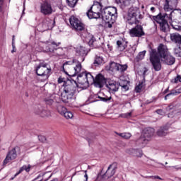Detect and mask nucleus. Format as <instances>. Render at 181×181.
<instances>
[{"mask_svg": "<svg viewBox=\"0 0 181 181\" xmlns=\"http://www.w3.org/2000/svg\"><path fill=\"white\" fill-rule=\"evenodd\" d=\"M170 40L175 43L177 48L174 49V54L181 57V35L177 33L170 34Z\"/></svg>", "mask_w": 181, "mask_h": 181, "instance_id": "nucleus-11", "label": "nucleus"}, {"mask_svg": "<svg viewBox=\"0 0 181 181\" xmlns=\"http://www.w3.org/2000/svg\"><path fill=\"white\" fill-rule=\"evenodd\" d=\"M168 91H169V88H168L167 89L165 90L164 93L166 94V93H168Z\"/></svg>", "mask_w": 181, "mask_h": 181, "instance_id": "nucleus-60", "label": "nucleus"}, {"mask_svg": "<svg viewBox=\"0 0 181 181\" xmlns=\"http://www.w3.org/2000/svg\"><path fill=\"white\" fill-rule=\"evenodd\" d=\"M151 12H153V11H155V7H151Z\"/></svg>", "mask_w": 181, "mask_h": 181, "instance_id": "nucleus-62", "label": "nucleus"}, {"mask_svg": "<svg viewBox=\"0 0 181 181\" xmlns=\"http://www.w3.org/2000/svg\"><path fill=\"white\" fill-rule=\"evenodd\" d=\"M127 45H128V42L124 41V40L117 41V49L120 52H124V49H127L128 46Z\"/></svg>", "mask_w": 181, "mask_h": 181, "instance_id": "nucleus-28", "label": "nucleus"}, {"mask_svg": "<svg viewBox=\"0 0 181 181\" xmlns=\"http://www.w3.org/2000/svg\"><path fill=\"white\" fill-rule=\"evenodd\" d=\"M161 61L164 62V63L168 66H172L173 64H175L176 59L173 57V56L168 54L166 56L161 59Z\"/></svg>", "mask_w": 181, "mask_h": 181, "instance_id": "nucleus-24", "label": "nucleus"}, {"mask_svg": "<svg viewBox=\"0 0 181 181\" xmlns=\"http://www.w3.org/2000/svg\"><path fill=\"white\" fill-rule=\"evenodd\" d=\"M74 64L75 65L74 68L75 74H78V82L79 83V84H81V86H88V83L87 82V79L86 78L85 74L84 72L81 73V69H83V66H81V62L77 60H74Z\"/></svg>", "mask_w": 181, "mask_h": 181, "instance_id": "nucleus-9", "label": "nucleus"}, {"mask_svg": "<svg viewBox=\"0 0 181 181\" xmlns=\"http://www.w3.org/2000/svg\"><path fill=\"white\" fill-rule=\"evenodd\" d=\"M93 83L95 87H98V88H103V87H104V84H105V78L104 77V76H103V74H99L95 76Z\"/></svg>", "mask_w": 181, "mask_h": 181, "instance_id": "nucleus-21", "label": "nucleus"}, {"mask_svg": "<svg viewBox=\"0 0 181 181\" xmlns=\"http://www.w3.org/2000/svg\"><path fill=\"white\" fill-rule=\"evenodd\" d=\"M84 177L86 179L85 181H88V175H87V170H85V175Z\"/></svg>", "mask_w": 181, "mask_h": 181, "instance_id": "nucleus-54", "label": "nucleus"}, {"mask_svg": "<svg viewBox=\"0 0 181 181\" xmlns=\"http://www.w3.org/2000/svg\"><path fill=\"white\" fill-rule=\"evenodd\" d=\"M119 136H121L122 138H124V139H129L131 136H132V134L131 133H116Z\"/></svg>", "mask_w": 181, "mask_h": 181, "instance_id": "nucleus-34", "label": "nucleus"}, {"mask_svg": "<svg viewBox=\"0 0 181 181\" xmlns=\"http://www.w3.org/2000/svg\"><path fill=\"white\" fill-rule=\"evenodd\" d=\"M30 168H32V166L29 164L24 165L20 168L18 173H22V172H23V170H25V172H30Z\"/></svg>", "mask_w": 181, "mask_h": 181, "instance_id": "nucleus-33", "label": "nucleus"}, {"mask_svg": "<svg viewBox=\"0 0 181 181\" xmlns=\"http://www.w3.org/2000/svg\"><path fill=\"white\" fill-rule=\"evenodd\" d=\"M180 93H181L180 91L172 90L171 92L167 94L164 98L165 100H168V98L170 97V95H177V94H180Z\"/></svg>", "mask_w": 181, "mask_h": 181, "instance_id": "nucleus-38", "label": "nucleus"}, {"mask_svg": "<svg viewBox=\"0 0 181 181\" xmlns=\"http://www.w3.org/2000/svg\"><path fill=\"white\" fill-rule=\"evenodd\" d=\"M168 22L173 29L181 32V9H174L170 13Z\"/></svg>", "mask_w": 181, "mask_h": 181, "instance_id": "nucleus-4", "label": "nucleus"}, {"mask_svg": "<svg viewBox=\"0 0 181 181\" xmlns=\"http://www.w3.org/2000/svg\"><path fill=\"white\" fill-rule=\"evenodd\" d=\"M98 98L100 99V101H103V103H110L111 100H112V97L111 96H105V97H100L98 96Z\"/></svg>", "mask_w": 181, "mask_h": 181, "instance_id": "nucleus-37", "label": "nucleus"}, {"mask_svg": "<svg viewBox=\"0 0 181 181\" xmlns=\"http://www.w3.org/2000/svg\"><path fill=\"white\" fill-rule=\"evenodd\" d=\"M153 134H155V129L153 128L144 129L140 138L136 140V144L141 146V148L145 146L146 144H148L151 141V138L153 136Z\"/></svg>", "mask_w": 181, "mask_h": 181, "instance_id": "nucleus-7", "label": "nucleus"}, {"mask_svg": "<svg viewBox=\"0 0 181 181\" xmlns=\"http://www.w3.org/2000/svg\"><path fill=\"white\" fill-rule=\"evenodd\" d=\"M3 6H4V0H0V12H2Z\"/></svg>", "mask_w": 181, "mask_h": 181, "instance_id": "nucleus-52", "label": "nucleus"}, {"mask_svg": "<svg viewBox=\"0 0 181 181\" xmlns=\"http://www.w3.org/2000/svg\"><path fill=\"white\" fill-rule=\"evenodd\" d=\"M12 47L13 49L11 50V53H15V52H16V47H15V44H13V42H12Z\"/></svg>", "mask_w": 181, "mask_h": 181, "instance_id": "nucleus-51", "label": "nucleus"}, {"mask_svg": "<svg viewBox=\"0 0 181 181\" xmlns=\"http://www.w3.org/2000/svg\"><path fill=\"white\" fill-rule=\"evenodd\" d=\"M67 54H69L68 48L57 47V49L54 50V53H52V56L59 57V59H66V57H67Z\"/></svg>", "mask_w": 181, "mask_h": 181, "instance_id": "nucleus-17", "label": "nucleus"}, {"mask_svg": "<svg viewBox=\"0 0 181 181\" xmlns=\"http://www.w3.org/2000/svg\"><path fill=\"white\" fill-rule=\"evenodd\" d=\"M127 65H121L116 62H110V71H119L120 73H123V71H125L127 69Z\"/></svg>", "mask_w": 181, "mask_h": 181, "instance_id": "nucleus-19", "label": "nucleus"}, {"mask_svg": "<svg viewBox=\"0 0 181 181\" xmlns=\"http://www.w3.org/2000/svg\"><path fill=\"white\" fill-rule=\"evenodd\" d=\"M18 153H21V148L16 146L11 151H9L6 155V158L3 161V165H7L11 160H14L18 156Z\"/></svg>", "mask_w": 181, "mask_h": 181, "instance_id": "nucleus-13", "label": "nucleus"}, {"mask_svg": "<svg viewBox=\"0 0 181 181\" xmlns=\"http://www.w3.org/2000/svg\"><path fill=\"white\" fill-rule=\"evenodd\" d=\"M87 49L85 47L81 46L76 49V56L82 57V62H84V58L87 56Z\"/></svg>", "mask_w": 181, "mask_h": 181, "instance_id": "nucleus-25", "label": "nucleus"}, {"mask_svg": "<svg viewBox=\"0 0 181 181\" xmlns=\"http://www.w3.org/2000/svg\"><path fill=\"white\" fill-rule=\"evenodd\" d=\"M37 76L43 77V80H47L50 76L52 69L47 67V64L40 62L35 69Z\"/></svg>", "mask_w": 181, "mask_h": 181, "instance_id": "nucleus-10", "label": "nucleus"}, {"mask_svg": "<svg viewBox=\"0 0 181 181\" xmlns=\"http://www.w3.org/2000/svg\"><path fill=\"white\" fill-rule=\"evenodd\" d=\"M58 83H63V80H62V79L59 78V79H58Z\"/></svg>", "mask_w": 181, "mask_h": 181, "instance_id": "nucleus-61", "label": "nucleus"}, {"mask_svg": "<svg viewBox=\"0 0 181 181\" xmlns=\"http://www.w3.org/2000/svg\"><path fill=\"white\" fill-rule=\"evenodd\" d=\"M157 114H158L159 115H165V112H163V110H156Z\"/></svg>", "mask_w": 181, "mask_h": 181, "instance_id": "nucleus-49", "label": "nucleus"}, {"mask_svg": "<svg viewBox=\"0 0 181 181\" xmlns=\"http://www.w3.org/2000/svg\"><path fill=\"white\" fill-rule=\"evenodd\" d=\"M52 175H53V174L50 171H49V172L44 173L42 175V177H43V179H45V180H48L50 179V177H52Z\"/></svg>", "mask_w": 181, "mask_h": 181, "instance_id": "nucleus-42", "label": "nucleus"}, {"mask_svg": "<svg viewBox=\"0 0 181 181\" xmlns=\"http://www.w3.org/2000/svg\"><path fill=\"white\" fill-rule=\"evenodd\" d=\"M150 62L155 71H160L162 70V64L160 59L168 55V47L163 44H160L158 47V51L152 47H150Z\"/></svg>", "mask_w": 181, "mask_h": 181, "instance_id": "nucleus-2", "label": "nucleus"}, {"mask_svg": "<svg viewBox=\"0 0 181 181\" xmlns=\"http://www.w3.org/2000/svg\"><path fill=\"white\" fill-rule=\"evenodd\" d=\"M77 82L74 80H68L66 82H64V90L61 93V98L63 103H70L74 95V93L77 90Z\"/></svg>", "mask_w": 181, "mask_h": 181, "instance_id": "nucleus-3", "label": "nucleus"}, {"mask_svg": "<svg viewBox=\"0 0 181 181\" xmlns=\"http://www.w3.org/2000/svg\"><path fill=\"white\" fill-rule=\"evenodd\" d=\"M142 90V84H139V86H136L135 90L136 93H141V90Z\"/></svg>", "mask_w": 181, "mask_h": 181, "instance_id": "nucleus-46", "label": "nucleus"}, {"mask_svg": "<svg viewBox=\"0 0 181 181\" xmlns=\"http://www.w3.org/2000/svg\"><path fill=\"white\" fill-rule=\"evenodd\" d=\"M85 77L87 79V83L89 84L90 83H94L95 78L90 73L84 72Z\"/></svg>", "mask_w": 181, "mask_h": 181, "instance_id": "nucleus-31", "label": "nucleus"}, {"mask_svg": "<svg viewBox=\"0 0 181 181\" xmlns=\"http://www.w3.org/2000/svg\"><path fill=\"white\" fill-rule=\"evenodd\" d=\"M69 23L74 29L77 30L78 32H81V33H83L87 30L86 28V25L84 23H81L78 18H77L76 16H72L69 18Z\"/></svg>", "mask_w": 181, "mask_h": 181, "instance_id": "nucleus-12", "label": "nucleus"}, {"mask_svg": "<svg viewBox=\"0 0 181 181\" xmlns=\"http://www.w3.org/2000/svg\"><path fill=\"white\" fill-rule=\"evenodd\" d=\"M168 131H169V127H161L158 129L157 135L158 136H166V135H168Z\"/></svg>", "mask_w": 181, "mask_h": 181, "instance_id": "nucleus-27", "label": "nucleus"}, {"mask_svg": "<svg viewBox=\"0 0 181 181\" xmlns=\"http://www.w3.org/2000/svg\"><path fill=\"white\" fill-rule=\"evenodd\" d=\"M12 43L15 44V35H13Z\"/></svg>", "mask_w": 181, "mask_h": 181, "instance_id": "nucleus-59", "label": "nucleus"}, {"mask_svg": "<svg viewBox=\"0 0 181 181\" xmlns=\"http://www.w3.org/2000/svg\"><path fill=\"white\" fill-rule=\"evenodd\" d=\"M57 111H58L59 114L63 115L67 111V109L64 106L58 104L57 105Z\"/></svg>", "mask_w": 181, "mask_h": 181, "instance_id": "nucleus-32", "label": "nucleus"}, {"mask_svg": "<svg viewBox=\"0 0 181 181\" xmlns=\"http://www.w3.org/2000/svg\"><path fill=\"white\" fill-rule=\"evenodd\" d=\"M146 179H148L151 180H156V179H158L159 180H162V178L158 175H151V176H146Z\"/></svg>", "mask_w": 181, "mask_h": 181, "instance_id": "nucleus-44", "label": "nucleus"}, {"mask_svg": "<svg viewBox=\"0 0 181 181\" xmlns=\"http://www.w3.org/2000/svg\"><path fill=\"white\" fill-rule=\"evenodd\" d=\"M38 139L40 142H45L46 141V136H38Z\"/></svg>", "mask_w": 181, "mask_h": 181, "instance_id": "nucleus-48", "label": "nucleus"}, {"mask_svg": "<svg viewBox=\"0 0 181 181\" xmlns=\"http://www.w3.org/2000/svg\"><path fill=\"white\" fill-rule=\"evenodd\" d=\"M166 16L168 14L166 13H159L157 16H149L150 19L155 23H158L160 25V29L162 32H169V23L168 21H166Z\"/></svg>", "mask_w": 181, "mask_h": 181, "instance_id": "nucleus-6", "label": "nucleus"}, {"mask_svg": "<svg viewBox=\"0 0 181 181\" xmlns=\"http://www.w3.org/2000/svg\"><path fill=\"white\" fill-rule=\"evenodd\" d=\"M40 117H50L51 112L49 110H47L46 109H42V111L41 113H40Z\"/></svg>", "mask_w": 181, "mask_h": 181, "instance_id": "nucleus-36", "label": "nucleus"}, {"mask_svg": "<svg viewBox=\"0 0 181 181\" xmlns=\"http://www.w3.org/2000/svg\"><path fill=\"white\" fill-rule=\"evenodd\" d=\"M104 64V57L101 54H96L95 57L93 64L95 66H100V64Z\"/></svg>", "mask_w": 181, "mask_h": 181, "instance_id": "nucleus-29", "label": "nucleus"}, {"mask_svg": "<svg viewBox=\"0 0 181 181\" xmlns=\"http://www.w3.org/2000/svg\"><path fill=\"white\" fill-rule=\"evenodd\" d=\"M43 109H44V107L42 105H37L34 107V111H35V114H37L38 115H40V114L42 112Z\"/></svg>", "mask_w": 181, "mask_h": 181, "instance_id": "nucleus-35", "label": "nucleus"}, {"mask_svg": "<svg viewBox=\"0 0 181 181\" xmlns=\"http://www.w3.org/2000/svg\"><path fill=\"white\" fill-rule=\"evenodd\" d=\"M144 16L141 14V11L138 8L132 7L129 9L127 16V22L129 25H136V26L129 30V35L131 37H142L145 36V32L144 31V27L141 23V21L138 19H143Z\"/></svg>", "mask_w": 181, "mask_h": 181, "instance_id": "nucleus-1", "label": "nucleus"}, {"mask_svg": "<svg viewBox=\"0 0 181 181\" xmlns=\"http://www.w3.org/2000/svg\"><path fill=\"white\" fill-rule=\"evenodd\" d=\"M122 88L125 90V91H127V90H129V87H128V85H123L122 86Z\"/></svg>", "mask_w": 181, "mask_h": 181, "instance_id": "nucleus-53", "label": "nucleus"}, {"mask_svg": "<svg viewBox=\"0 0 181 181\" xmlns=\"http://www.w3.org/2000/svg\"><path fill=\"white\" fill-rule=\"evenodd\" d=\"M178 81L181 83V76L179 75L175 78V83H178Z\"/></svg>", "mask_w": 181, "mask_h": 181, "instance_id": "nucleus-50", "label": "nucleus"}, {"mask_svg": "<svg viewBox=\"0 0 181 181\" xmlns=\"http://www.w3.org/2000/svg\"><path fill=\"white\" fill-rule=\"evenodd\" d=\"M54 21L51 20L49 18L45 19L42 21V28H43V31L45 30H49L50 29H53L54 28Z\"/></svg>", "mask_w": 181, "mask_h": 181, "instance_id": "nucleus-22", "label": "nucleus"}, {"mask_svg": "<svg viewBox=\"0 0 181 181\" xmlns=\"http://www.w3.org/2000/svg\"><path fill=\"white\" fill-rule=\"evenodd\" d=\"M45 103L47 105H53L54 103V100H53L52 98H46L45 99Z\"/></svg>", "mask_w": 181, "mask_h": 181, "instance_id": "nucleus-40", "label": "nucleus"}, {"mask_svg": "<svg viewBox=\"0 0 181 181\" xmlns=\"http://www.w3.org/2000/svg\"><path fill=\"white\" fill-rule=\"evenodd\" d=\"M132 0H116V4L121 5L122 8H125V6H129ZM134 2L136 0H133Z\"/></svg>", "mask_w": 181, "mask_h": 181, "instance_id": "nucleus-30", "label": "nucleus"}, {"mask_svg": "<svg viewBox=\"0 0 181 181\" xmlns=\"http://www.w3.org/2000/svg\"><path fill=\"white\" fill-rule=\"evenodd\" d=\"M63 117H64L65 118H66V119H70L71 118H73V113L70 111H65V112L64 113V115H62Z\"/></svg>", "mask_w": 181, "mask_h": 181, "instance_id": "nucleus-39", "label": "nucleus"}, {"mask_svg": "<svg viewBox=\"0 0 181 181\" xmlns=\"http://www.w3.org/2000/svg\"><path fill=\"white\" fill-rule=\"evenodd\" d=\"M81 37H83L86 42H88L90 47H98L97 41L95 40V37L93 36L91 34L87 32V30L84 33L81 34Z\"/></svg>", "mask_w": 181, "mask_h": 181, "instance_id": "nucleus-15", "label": "nucleus"}, {"mask_svg": "<svg viewBox=\"0 0 181 181\" xmlns=\"http://www.w3.org/2000/svg\"><path fill=\"white\" fill-rule=\"evenodd\" d=\"M129 155H132V156H136V158H142V150L141 149H135L130 148L127 151Z\"/></svg>", "mask_w": 181, "mask_h": 181, "instance_id": "nucleus-26", "label": "nucleus"}, {"mask_svg": "<svg viewBox=\"0 0 181 181\" xmlns=\"http://www.w3.org/2000/svg\"><path fill=\"white\" fill-rule=\"evenodd\" d=\"M101 16L103 21H115L118 16L117 7L105 6L102 10Z\"/></svg>", "mask_w": 181, "mask_h": 181, "instance_id": "nucleus-8", "label": "nucleus"}, {"mask_svg": "<svg viewBox=\"0 0 181 181\" xmlns=\"http://www.w3.org/2000/svg\"><path fill=\"white\" fill-rule=\"evenodd\" d=\"M165 165H168V162H165Z\"/></svg>", "mask_w": 181, "mask_h": 181, "instance_id": "nucleus-64", "label": "nucleus"}, {"mask_svg": "<svg viewBox=\"0 0 181 181\" xmlns=\"http://www.w3.org/2000/svg\"><path fill=\"white\" fill-rule=\"evenodd\" d=\"M177 6V0H165L164 4V9L165 12H170V11H175V8Z\"/></svg>", "mask_w": 181, "mask_h": 181, "instance_id": "nucleus-20", "label": "nucleus"}, {"mask_svg": "<svg viewBox=\"0 0 181 181\" xmlns=\"http://www.w3.org/2000/svg\"><path fill=\"white\" fill-rule=\"evenodd\" d=\"M107 47L108 48V50H110V52H111V50H112V47H111V45H110V44H107Z\"/></svg>", "mask_w": 181, "mask_h": 181, "instance_id": "nucleus-56", "label": "nucleus"}, {"mask_svg": "<svg viewBox=\"0 0 181 181\" xmlns=\"http://www.w3.org/2000/svg\"><path fill=\"white\" fill-rule=\"evenodd\" d=\"M146 73H148V69L144 68V73H143V76H146Z\"/></svg>", "mask_w": 181, "mask_h": 181, "instance_id": "nucleus-57", "label": "nucleus"}, {"mask_svg": "<svg viewBox=\"0 0 181 181\" xmlns=\"http://www.w3.org/2000/svg\"><path fill=\"white\" fill-rule=\"evenodd\" d=\"M168 118H172V115L170 114H168Z\"/></svg>", "mask_w": 181, "mask_h": 181, "instance_id": "nucleus-63", "label": "nucleus"}, {"mask_svg": "<svg viewBox=\"0 0 181 181\" xmlns=\"http://www.w3.org/2000/svg\"><path fill=\"white\" fill-rule=\"evenodd\" d=\"M145 54H146V51H143V52H140L138 54V59L139 60H142V59H144V57H145Z\"/></svg>", "mask_w": 181, "mask_h": 181, "instance_id": "nucleus-45", "label": "nucleus"}, {"mask_svg": "<svg viewBox=\"0 0 181 181\" xmlns=\"http://www.w3.org/2000/svg\"><path fill=\"white\" fill-rule=\"evenodd\" d=\"M117 163H113L112 164L110 165L107 168V171L103 175V177L105 179H110V177H112L114 175H115V172H117Z\"/></svg>", "mask_w": 181, "mask_h": 181, "instance_id": "nucleus-18", "label": "nucleus"}, {"mask_svg": "<svg viewBox=\"0 0 181 181\" xmlns=\"http://www.w3.org/2000/svg\"><path fill=\"white\" fill-rule=\"evenodd\" d=\"M167 111H170V110H173V105H170V106L167 107Z\"/></svg>", "mask_w": 181, "mask_h": 181, "instance_id": "nucleus-55", "label": "nucleus"}, {"mask_svg": "<svg viewBox=\"0 0 181 181\" xmlns=\"http://www.w3.org/2000/svg\"><path fill=\"white\" fill-rule=\"evenodd\" d=\"M47 46L45 47V49H44V52L46 53H49V54L52 55L54 53V51L60 45H62V42H56L55 41H47Z\"/></svg>", "mask_w": 181, "mask_h": 181, "instance_id": "nucleus-16", "label": "nucleus"}, {"mask_svg": "<svg viewBox=\"0 0 181 181\" xmlns=\"http://www.w3.org/2000/svg\"><path fill=\"white\" fill-rule=\"evenodd\" d=\"M105 22L106 23L107 28H112V23L115 22V20H105Z\"/></svg>", "mask_w": 181, "mask_h": 181, "instance_id": "nucleus-43", "label": "nucleus"}, {"mask_svg": "<svg viewBox=\"0 0 181 181\" xmlns=\"http://www.w3.org/2000/svg\"><path fill=\"white\" fill-rule=\"evenodd\" d=\"M132 115V112H127L122 115L123 118H131V116Z\"/></svg>", "mask_w": 181, "mask_h": 181, "instance_id": "nucleus-47", "label": "nucleus"}, {"mask_svg": "<svg viewBox=\"0 0 181 181\" xmlns=\"http://www.w3.org/2000/svg\"><path fill=\"white\" fill-rule=\"evenodd\" d=\"M104 8L105 6L101 2L94 1L93 5L87 11L86 15L89 19H100Z\"/></svg>", "mask_w": 181, "mask_h": 181, "instance_id": "nucleus-5", "label": "nucleus"}, {"mask_svg": "<svg viewBox=\"0 0 181 181\" xmlns=\"http://www.w3.org/2000/svg\"><path fill=\"white\" fill-rule=\"evenodd\" d=\"M107 88L110 90V93H115L118 91V88H119V84L114 81H109L108 84H106Z\"/></svg>", "mask_w": 181, "mask_h": 181, "instance_id": "nucleus-23", "label": "nucleus"}, {"mask_svg": "<svg viewBox=\"0 0 181 181\" xmlns=\"http://www.w3.org/2000/svg\"><path fill=\"white\" fill-rule=\"evenodd\" d=\"M40 12L42 15H52L53 8L50 0H45L40 5Z\"/></svg>", "mask_w": 181, "mask_h": 181, "instance_id": "nucleus-14", "label": "nucleus"}, {"mask_svg": "<svg viewBox=\"0 0 181 181\" xmlns=\"http://www.w3.org/2000/svg\"><path fill=\"white\" fill-rule=\"evenodd\" d=\"M174 168V169H176L177 170H179V169H181V168H177V166H169V168Z\"/></svg>", "mask_w": 181, "mask_h": 181, "instance_id": "nucleus-58", "label": "nucleus"}, {"mask_svg": "<svg viewBox=\"0 0 181 181\" xmlns=\"http://www.w3.org/2000/svg\"><path fill=\"white\" fill-rule=\"evenodd\" d=\"M78 0H66V2L71 8H74Z\"/></svg>", "mask_w": 181, "mask_h": 181, "instance_id": "nucleus-41", "label": "nucleus"}]
</instances>
